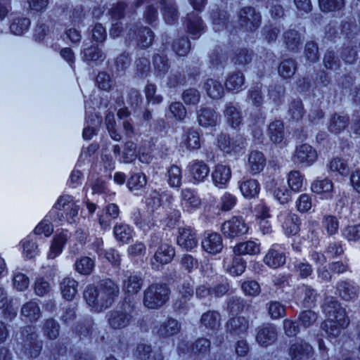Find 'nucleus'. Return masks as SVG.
<instances>
[{"mask_svg": "<svg viewBox=\"0 0 360 360\" xmlns=\"http://www.w3.org/2000/svg\"><path fill=\"white\" fill-rule=\"evenodd\" d=\"M120 287L110 278L101 280L96 287L88 286L84 292V297L95 311L109 308L118 297Z\"/></svg>", "mask_w": 360, "mask_h": 360, "instance_id": "f257e3e1", "label": "nucleus"}, {"mask_svg": "<svg viewBox=\"0 0 360 360\" xmlns=\"http://www.w3.org/2000/svg\"><path fill=\"white\" fill-rule=\"evenodd\" d=\"M79 210V205L71 195H63L58 198L53 209L49 212V217L53 221L66 219L72 224L76 222Z\"/></svg>", "mask_w": 360, "mask_h": 360, "instance_id": "f03ea898", "label": "nucleus"}, {"mask_svg": "<svg viewBox=\"0 0 360 360\" xmlns=\"http://www.w3.org/2000/svg\"><path fill=\"white\" fill-rule=\"evenodd\" d=\"M136 315L135 304L126 298L119 309L111 310L107 314V320L111 328L122 330L134 321Z\"/></svg>", "mask_w": 360, "mask_h": 360, "instance_id": "7ed1b4c3", "label": "nucleus"}, {"mask_svg": "<svg viewBox=\"0 0 360 360\" xmlns=\"http://www.w3.org/2000/svg\"><path fill=\"white\" fill-rule=\"evenodd\" d=\"M169 294L170 289L166 283H152L143 291V305L150 309H159L169 300Z\"/></svg>", "mask_w": 360, "mask_h": 360, "instance_id": "20e7f679", "label": "nucleus"}, {"mask_svg": "<svg viewBox=\"0 0 360 360\" xmlns=\"http://www.w3.org/2000/svg\"><path fill=\"white\" fill-rule=\"evenodd\" d=\"M19 342L24 352L32 358L38 356L42 349V341L39 340L36 327L32 325L21 328Z\"/></svg>", "mask_w": 360, "mask_h": 360, "instance_id": "39448f33", "label": "nucleus"}, {"mask_svg": "<svg viewBox=\"0 0 360 360\" xmlns=\"http://www.w3.org/2000/svg\"><path fill=\"white\" fill-rule=\"evenodd\" d=\"M321 307L327 319L339 321L342 326L345 325L347 323H350L345 309L342 307L340 303L335 297L331 296L326 297Z\"/></svg>", "mask_w": 360, "mask_h": 360, "instance_id": "423d86ee", "label": "nucleus"}, {"mask_svg": "<svg viewBox=\"0 0 360 360\" xmlns=\"http://www.w3.org/2000/svg\"><path fill=\"white\" fill-rule=\"evenodd\" d=\"M262 22V16L255 8L246 6L238 12L239 25L248 32H254L259 28Z\"/></svg>", "mask_w": 360, "mask_h": 360, "instance_id": "0eeeda50", "label": "nucleus"}, {"mask_svg": "<svg viewBox=\"0 0 360 360\" xmlns=\"http://www.w3.org/2000/svg\"><path fill=\"white\" fill-rule=\"evenodd\" d=\"M249 227L242 217H233L224 221L221 230L223 234L230 238L239 237L248 233Z\"/></svg>", "mask_w": 360, "mask_h": 360, "instance_id": "6e6552de", "label": "nucleus"}, {"mask_svg": "<svg viewBox=\"0 0 360 360\" xmlns=\"http://www.w3.org/2000/svg\"><path fill=\"white\" fill-rule=\"evenodd\" d=\"M278 331L273 323H266L258 326L256 329L255 340L262 347L273 345L277 340Z\"/></svg>", "mask_w": 360, "mask_h": 360, "instance_id": "1a4fd4ad", "label": "nucleus"}, {"mask_svg": "<svg viewBox=\"0 0 360 360\" xmlns=\"http://www.w3.org/2000/svg\"><path fill=\"white\" fill-rule=\"evenodd\" d=\"M245 139L240 134L229 136L226 134H221L218 138L219 148L226 153L239 152L245 147Z\"/></svg>", "mask_w": 360, "mask_h": 360, "instance_id": "9d476101", "label": "nucleus"}, {"mask_svg": "<svg viewBox=\"0 0 360 360\" xmlns=\"http://www.w3.org/2000/svg\"><path fill=\"white\" fill-rule=\"evenodd\" d=\"M317 159V153L315 149L309 144L304 143L297 146L292 156L294 162L304 166L311 165Z\"/></svg>", "mask_w": 360, "mask_h": 360, "instance_id": "9b49d317", "label": "nucleus"}, {"mask_svg": "<svg viewBox=\"0 0 360 360\" xmlns=\"http://www.w3.org/2000/svg\"><path fill=\"white\" fill-rule=\"evenodd\" d=\"M175 255L174 248L168 243L161 244L155 251L150 264L153 269H158L160 264H169Z\"/></svg>", "mask_w": 360, "mask_h": 360, "instance_id": "f8f14e48", "label": "nucleus"}, {"mask_svg": "<svg viewBox=\"0 0 360 360\" xmlns=\"http://www.w3.org/2000/svg\"><path fill=\"white\" fill-rule=\"evenodd\" d=\"M143 285V278L138 273H127L122 281V291L128 295H136Z\"/></svg>", "mask_w": 360, "mask_h": 360, "instance_id": "ddd939ff", "label": "nucleus"}, {"mask_svg": "<svg viewBox=\"0 0 360 360\" xmlns=\"http://www.w3.org/2000/svg\"><path fill=\"white\" fill-rule=\"evenodd\" d=\"M177 236V244L185 250H191L198 245L196 233L191 226L181 227L179 229Z\"/></svg>", "mask_w": 360, "mask_h": 360, "instance_id": "4468645a", "label": "nucleus"}, {"mask_svg": "<svg viewBox=\"0 0 360 360\" xmlns=\"http://www.w3.org/2000/svg\"><path fill=\"white\" fill-rule=\"evenodd\" d=\"M250 327V321L245 316L231 318L226 323V330L232 336L245 335Z\"/></svg>", "mask_w": 360, "mask_h": 360, "instance_id": "2eb2a0df", "label": "nucleus"}, {"mask_svg": "<svg viewBox=\"0 0 360 360\" xmlns=\"http://www.w3.org/2000/svg\"><path fill=\"white\" fill-rule=\"evenodd\" d=\"M117 118L121 121L122 131L127 138L136 136L137 131L131 116V112L127 107L119 109L117 112Z\"/></svg>", "mask_w": 360, "mask_h": 360, "instance_id": "dca6fc26", "label": "nucleus"}, {"mask_svg": "<svg viewBox=\"0 0 360 360\" xmlns=\"http://www.w3.org/2000/svg\"><path fill=\"white\" fill-rule=\"evenodd\" d=\"M339 296L345 301H352L358 297L359 287L352 281H340L337 283Z\"/></svg>", "mask_w": 360, "mask_h": 360, "instance_id": "f3484780", "label": "nucleus"}, {"mask_svg": "<svg viewBox=\"0 0 360 360\" xmlns=\"http://www.w3.org/2000/svg\"><path fill=\"white\" fill-rule=\"evenodd\" d=\"M196 115L198 122L202 127H212L218 124L219 115L213 108L201 107Z\"/></svg>", "mask_w": 360, "mask_h": 360, "instance_id": "a211bd4d", "label": "nucleus"}, {"mask_svg": "<svg viewBox=\"0 0 360 360\" xmlns=\"http://www.w3.org/2000/svg\"><path fill=\"white\" fill-rule=\"evenodd\" d=\"M282 39L288 51L297 52L302 45L301 34L295 29H288L283 34Z\"/></svg>", "mask_w": 360, "mask_h": 360, "instance_id": "6ab92c4d", "label": "nucleus"}, {"mask_svg": "<svg viewBox=\"0 0 360 360\" xmlns=\"http://www.w3.org/2000/svg\"><path fill=\"white\" fill-rule=\"evenodd\" d=\"M187 32L193 39H198L205 31V24L198 13L188 14L186 19Z\"/></svg>", "mask_w": 360, "mask_h": 360, "instance_id": "aec40b11", "label": "nucleus"}, {"mask_svg": "<svg viewBox=\"0 0 360 360\" xmlns=\"http://www.w3.org/2000/svg\"><path fill=\"white\" fill-rule=\"evenodd\" d=\"M40 328L44 337L49 340H56L60 335V326L51 317L43 320Z\"/></svg>", "mask_w": 360, "mask_h": 360, "instance_id": "412c9836", "label": "nucleus"}, {"mask_svg": "<svg viewBox=\"0 0 360 360\" xmlns=\"http://www.w3.org/2000/svg\"><path fill=\"white\" fill-rule=\"evenodd\" d=\"M202 247L205 251L215 255L223 249L222 238L220 234L212 233L208 234L202 241Z\"/></svg>", "mask_w": 360, "mask_h": 360, "instance_id": "4be33fe9", "label": "nucleus"}, {"mask_svg": "<svg viewBox=\"0 0 360 360\" xmlns=\"http://www.w3.org/2000/svg\"><path fill=\"white\" fill-rule=\"evenodd\" d=\"M311 352L312 347L311 345L300 340L290 345L288 354L292 360H302L309 357Z\"/></svg>", "mask_w": 360, "mask_h": 360, "instance_id": "5701e85b", "label": "nucleus"}, {"mask_svg": "<svg viewBox=\"0 0 360 360\" xmlns=\"http://www.w3.org/2000/svg\"><path fill=\"white\" fill-rule=\"evenodd\" d=\"M20 314L30 322H36L41 316L39 303L34 300L25 302L21 307Z\"/></svg>", "mask_w": 360, "mask_h": 360, "instance_id": "b1692460", "label": "nucleus"}, {"mask_svg": "<svg viewBox=\"0 0 360 360\" xmlns=\"http://www.w3.org/2000/svg\"><path fill=\"white\" fill-rule=\"evenodd\" d=\"M266 165V158L263 153L258 150H252L248 160V168L252 174L261 172Z\"/></svg>", "mask_w": 360, "mask_h": 360, "instance_id": "393cba45", "label": "nucleus"}, {"mask_svg": "<svg viewBox=\"0 0 360 360\" xmlns=\"http://www.w3.org/2000/svg\"><path fill=\"white\" fill-rule=\"evenodd\" d=\"M231 176V169L223 165H217L212 173L214 184L219 187H224Z\"/></svg>", "mask_w": 360, "mask_h": 360, "instance_id": "a878e982", "label": "nucleus"}, {"mask_svg": "<svg viewBox=\"0 0 360 360\" xmlns=\"http://www.w3.org/2000/svg\"><path fill=\"white\" fill-rule=\"evenodd\" d=\"M201 200L195 191L185 188L181 191V205L188 212L200 207Z\"/></svg>", "mask_w": 360, "mask_h": 360, "instance_id": "bb28decb", "label": "nucleus"}, {"mask_svg": "<svg viewBox=\"0 0 360 360\" xmlns=\"http://www.w3.org/2000/svg\"><path fill=\"white\" fill-rule=\"evenodd\" d=\"M181 143L189 150L199 149L201 143L198 131L193 127L188 128L182 135Z\"/></svg>", "mask_w": 360, "mask_h": 360, "instance_id": "cd10ccee", "label": "nucleus"}, {"mask_svg": "<svg viewBox=\"0 0 360 360\" xmlns=\"http://www.w3.org/2000/svg\"><path fill=\"white\" fill-rule=\"evenodd\" d=\"M349 323H347L345 325H341L339 321L332 319H326L321 323V328L325 331L328 338L332 340L338 338L342 330L346 328L349 326Z\"/></svg>", "mask_w": 360, "mask_h": 360, "instance_id": "c85d7f7f", "label": "nucleus"}, {"mask_svg": "<svg viewBox=\"0 0 360 360\" xmlns=\"http://www.w3.org/2000/svg\"><path fill=\"white\" fill-rule=\"evenodd\" d=\"M190 173L195 181L202 182L207 177L210 168L202 160H195L190 165Z\"/></svg>", "mask_w": 360, "mask_h": 360, "instance_id": "c756f323", "label": "nucleus"}, {"mask_svg": "<svg viewBox=\"0 0 360 360\" xmlns=\"http://www.w3.org/2000/svg\"><path fill=\"white\" fill-rule=\"evenodd\" d=\"M306 111L304 108L302 101L296 98L292 100L288 107V118L292 122H300L304 116Z\"/></svg>", "mask_w": 360, "mask_h": 360, "instance_id": "7c9ffc66", "label": "nucleus"}, {"mask_svg": "<svg viewBox=\"0 0 360 360\" xmlns=\"http://www.w3.org/2000/svg\"><path fill=\"white\" fill-rule=\"evenodd\" d=\"M203 89L212 99L221 98L224 93V86L217 79L209 78L204 83Z\"/></svg>", "mask_w": 360, "mask_h": 360, "instance_id": "2f4dec72", "label": "nucleus"}, {"mask_svg": "<svg viewBox=\"0 0 360 360\" xmlns=\"http://www.w3.org/2000/svg\"><path fill=\"white\" fill-rule=\"evenodd\" d=\"M224 113L228 124L233 128H236L241 124V112L233 103L226 104Z\"/></svg>", "mask_w": 360, "mask_h": 360, "instance_id": "473e14b6", "label": "nucleus"}, {"mask_svg": "<svg viewBox=\"0 0 360 360\" xmlns=\"http://www.w3.org/2000/svg\"><path fill=\"white\" fill-rule=\"evenodd\" d=\"M181 328L179 322L170 318L162 323L157 328V334L163 338H167L176 334Z\"/></svg>", "mask_w": 360, "mask_h": 360, "instance_id": "72a5a7b5", "label": "nucleus"}, {"mask_svg": "<svg viewBox=\"0 0 360 360\" xmlns=\"http://www.w3.org/2000/svg\"><path fill=\"white\" fill-rule=\"evenodd\" d=\"M268 135L275 143H281L284 139L285 129L283 121L276 120L271 122L268 128Z\"/></svg>", "mask_w": 360, "mask_h": 360, "instance_id": "f704fd0d", "label": "nucleus"}, {"mask_svg": "<svg viewBox=\"0 0 360 360\" xmlns=\"http://www.w3.org/2000/svg\"><path fill=\"white\" fill-rule=\"evenodd\" d=\"M264 262L271 268L276 269L285 263V255L272 248L269 250L264 258Z\"/></svg>", "mask_w": 360, "mask_h": 360, "instance_id": "c9c22d12", "label": "nucleus"}, {"mask_svg": "<svg viewBox=\"0 0 360 360\" xmlns=\"http://www.w3.org/2000/svg\"><path fill=\"white\" fill-rule=\"evenodd\" d=\"M30 20L25 17H17L12 20L9 29L11 34L16 36L23 35L29 30Z\"/></svg>", "mask_w": 360, "mask_h": 360, "instance_id": "e433bc0d", "label": "nucleus"}, {"mask_svg": "<svg viewBox=\"0 0 360 360\" xmlns=\"http://www.w3.org/2000/svg\"><path fill=\"white\" fill-rule=\"evenodd\" d=\"M311 191L318 194H325L326 198H332L333 193V183L331 180L326 178L323 180L314 181L311 186Z\"/></svg>", "mask_w": 360, "mask_h": 360, "instance_id": "4c0bfd02", "label": "nucleus"}, {"mask_svg": "<svg viewBox=\"0 0 360 360\" xmlns=\"http://www.w3.org/2000/svg\"><path fill=\"white\" fill-rule=\"evenodd\" d=\"M349 118L347 115L334 114L330 119L328 130L333 134H339L348 125Z\"/></svg>", "mask_w": 360, "mask_h": 360, "instance_id": "58836bf2", "label": "nucleus"}, {"mask_svg": "<svg viewBox=\"0 0 360 360\" xmlns=\"http://www.w3.org/2000/svg\"><path fill=\"white\" fill-rule=\"evenodd\" d=\"M297 68V64L295 59L286 58L280 63L278 72L282 78L290 79L295 75Z\"/></svg>", "mask_w": 360, "mask_h": 360, "instance_id": "ea45409f", "label": "nucleus"}, {"mask_svg": "<svg viewBox=\"0 0 360 360\" xmlns=\"http://www.w3.org/2000/svg\"><path fill=\"white\" fill-rule=\"evenodd\" d=\"M163 18L167 24H173L178 19V12L173 0H161Z\"/></svg>", "mask_w": 360, "mask_h": 360, "instance_id": "a19ab883", "label": "nucleus"}, {"mask_svg": "<svg viewBox=\"0 0 360 360\" xmlns=\"http://www.w3.org/2000/svg\"><path fill=\"white\" fill-rule=\"evenodd\" d=\"M153 63L155 77L163 78L170 67L167 56L155 54L153 58Z\"/></svg>", "mask_w": 360, "mask_h": 360, "instance_id": "79ce46f5", "label": "nucleus"}, {"mask_svg": "<svg viewBox=\"0 0 360 360\" xmlns=\"http://www.w3.org/2000/svg\"><path fill=\"white\" fill-rule=\"evenodd\" d=\"M113 233L117 240L128 243L134 236L133 229L125 224H117L113 229Z\"/></svg>", "mask_w": 360, "mask_h": 360, "instance_id": "37998d69", "label": "nucleus"}, {"mask_svg": "<svg viewBox=\"0 0 360 360\" xmlns=\"http://www.w3.org/2000/svg\"><path fill=\"white\" fill-rule=\"evenodd\" d=\"M78 283L73 278H65L60 283V290L63 297L72 300L77 292Z\"/></svg>", "mask_w": 360, "mask_h": 360, "instance_id": "c03bdc74", "label": "nucleus"}, {"mask_svg": "<svg viewBox=\"0 0 360 360\" xmlns=\"http://www.w3.org/2000/svg\"><path fill=\"white\" fill-rule=\"evenodd\" d=\"M134 34L136 35V44L141 49L149 47L153 41V33L148 27H141L139 28L136 33L134 31Z\"/></svg>", "mask_w": 360, "mask_h": 360, "instance_id": "a18cd8bd", "label": "nucleus"}, {"mask_svg": "<svg viewBox=\"0 0 360 360\" xmlns=\"http://www.w3.org/2000/svg\"><path fill=\"white\" fill-rule=\"evenodd\" d=\"M259 252V244L252 240L240 243L233 248V252L238 256L242 255H257Z\"/></svg>", "mask_w": 360, "mask_h": 360, "instance_id": "49530a36", "label": "nucleus"}, {"mask_svg": "<svg viewBox=\"0 0 360 360\" xmlns=\"http://www.w3.org/2000/svg\"><path fill=\"white\" fill-rule=\"evenodd\" d=\"M240 190L245 198H252L258 195L260 187L257 180L250 179L241 181Z\"/></svg>", "mask_w": 360, "mask_h": 360, "instance_id": "de8ad7c7", "label": "nucleus"}, {"mask_svg": "<svg viewBox=\"0 0 360 360\" xmlns=\"http://www.w3.org/2000/svg\"><path fill=\"white\" fill-rule=\"evenodd\" d=\"M220 314L217 311H207L202 314L200 323L207 329L216 330L220 325Z\"/></svg>", "mask_w": 360, "mask_h": 360, "instance_id": "09e8293b", "label": "nucleus"}, {"mask_svg": "<svg viewBox=\"0 0 360 360\" xmlns=\"http://www.w3.org/2000/svg\"><path fill=\"white\" fill-rule=\"evenodd\" d=\"M67 239V236L64 233H60L53 237L48 253L49 259H54L62 252Z\"/></svg>", "mask_w": 360, "mask_h": 360, "instance_id": "8fccbe9b", "label": "nucleus"}, {"mask_svg": "<svg viewBox=\"0 0 360 360\" xmlns=\"http://www.w3.org/2000/svg\"><path fill=\"white\" fill-rule=\"evenodd\" d=\"M83 46L84 49L81 51V56L84 61L89 63L91 61H97L102 58L103 53L96 46H89L86 42H84Z\"/></svg>", "mask_w": 360, "mask_h": 360, "instance_id": "3c124183", "label": "nucleus"}, {"mask_svg": "<svg viewBox=\"0 0 360 360\" xmlns=\"http://www.w3.org/2000/svg\"><path fill=\"white\" fill-rule=\"evenodd\" d=\"M245 82L243 74L240 72L231 73L226 79L225 85L229 91H239Z\"/></svg>", "mask_w": 360, "mask_h": 360, "instance_id": "603ef678", "label": "nucleus"}, {"mask_svg": "<svg viewBox=\"0 0 360 360\" xmlns=\"http://www.w3.org/2000/svg\"><path fill=\"white\" fill-rule=\"evenodd\" d=\"M147 184L146 176L143 173L132 174L127 181V187L130 191L137 194L138 191L144 188Z\"/></svg>", "mask_w": 360, "mask_h": 360, "instance_id": "864d4df0", "label": "nucleus"}, {"mask_svg": "<svg viewBox=\"0 0 360 360\" xmlns=\"http://www.w3.org/2000/svg\"><path fill=\"white\" fill-rule=\"evenodd\" d=\"M135 77L139 79L147 77L150 72V63L149 60L146 57H140L137 58L134 63Z\"/></svg>", "mask_w": 360, "mask_h": 360, "instance_id": "5fc2aeb1", "label": "nucleus"}, {"mask_svg": "<svg viewBox=\"0 0 360 360\" xmlns=\"http://www.w3.org/2000/svg\"><path fill=\"white\" fill-rule=\"evenodd\" d=\"M284 215L285 219L283 223V228L286 234L289 236H295L300 231V224L298 223V217L295 214H288L287 211L285 212Z\"/></svg>", "mask_w": 360, "mask_h": 360, "instance_id": "6e6d98bb", "label": "nucleus"}, {"mask_svg": "<svg viewBox=\"0 0 360 360\" xmlns=\"http://www.w3.org/2000/svg\"><path fill=\"white\" fill-rule=\"evenodd\" d=\"M211 19L212 20L214 30L219 31L226 27L229 19L227 13L222 10H212L211 13Z\"/></svg>", "mask_w": 360, "mask_h": 360, "instance_id": "4d7b16f0", "label": "nucleus"}, {"mask_svg": "<svg viewBox=\"0 0 360 360\" xmlns=\"http://www.w3.org/2000/svg\"><path fill=\"white\" fill-rule=\"evenodd\" d=\"M75 270L82 275H89L94 268V262L89 257H82L75 264Z\"/></svg>", "mask_w": 360, "mask_h": 360, "instance_id": "13d9d810", "label": "nucleus"}, {"mask_svg": "<svg viewBox=\"0 0 360 360\" xmlns=\"http://www.w3.org/2000/svg\"><path fill=\"white\" fill-rule=\"evenodd\" d=\"M271 319H279L285 316V307L278 301H271L266 305Z\"/></svg>", "mask_w": 360, "mask_h": 360, "instance_id": "bf43d9fd", "label": "nucleus"}, {"mask_svg": "<svg viewBox=\"0 0 360 360\" xmlns=\"http://www.w3.org/2000/svg\"><path fill=\"white\" fill-rule=\"evenodd\" d=\"M201 94L195 88L185 89L181 94V100L186 105H196L200 101Z\"/></svg>", "mask_w": 360, "mask_h": 360, "instance_id": "052dcab7", "label": "nucleus"}, {"mask_svg": "<svg viewBox=\"0 0 360 360\" xmlns=\"http://www.w3.org/2000/svg\"><path fill=\"white\" fill-rule=\"evenodd\" d=\"M319 315L315 311L307 309L301 311L298 316V320L304 328L312 326L317 321Z\"/></svg>", "mask_w": 360, "mask_h": 360, "instance_id": "680f3d73", "label": "nucleus"}, {"mask_svg": "<svg viewBox=\"0 0 360 360\" xmlns=\"http://www.w3.org/2000/svg\"><path fill=\"white\" fill-rule=\"evenodd\" d=\"M330 171L346 176L349 174V168L346 161L341 158H333L329 163Z\"/></svg>", "mask_w": 360, "mask_h": 360, "instance_id": "e2e57ef3", "label": "nucleus"}, {"mask_svg": "<svg viewBox=\"0 0 360 360\" xmlns=\"http://www.w3.org/2000/svg\"><path fill=\"white\" fill-rule=\"evenodd\" d=\"M304 297L302 301L303 307L311 308L315 306L317 293L314 289L309 285L302 286Z\"/></svg>", "mask_w": 360, "mask_h": 360, "instance_id": "0e129e2a", "label": "nucleus"}, {"mask_svg": "<svg viewBox=\"0 0 360 360\" xmlns=\"http://www.w3.org/2000/svg\"><path fill=\"white\" fill-rule=\"evenodd\" d=\"M210 341L206 338H198L191 345V351L195 355L205 354L210 352Z\"/></svg>", "mask_w": 360, "mask_h": 360, "instance_id": "69168bd1", "label": "nucleus"}, {"mask_svg": "<svg viewBox=\"0 0 360 360\" xmlns=\"http://www.w3.org/2000/svg\"><path fill=\"white\" fill-rule=\"evenodd\" d=\"M168 183L172 187L179 188L181 185V170L176 165L171 166L168 171Z\"/></svg>", "mask_w": 360, "mask_h": 360, "instance_id": "338daca9", "label": "nucleus"}, {"mask_svg": "<svg viewBox=\"0 0 360 360\" xmlns=\"http://www.w3.org/2000/svg\"><path fill=\"white\" fill-rule=\"evenodd\" d=\"M169 110L172 117L178 121H183L187 115V110L182 103L174 101L169 105Z\"/></svg>", "mask_w": 360, "mask_h": 360, "instance_id": "774afa93", "label": "nucleus"}]
</instances>
